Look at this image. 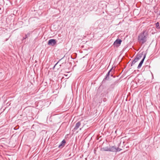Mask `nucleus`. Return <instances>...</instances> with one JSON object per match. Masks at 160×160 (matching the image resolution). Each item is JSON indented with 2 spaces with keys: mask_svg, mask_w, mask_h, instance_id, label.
Listing matches in <instances>:
<instances>
[{
  "mask_svg": "<svg viewBox=\"0 0 160 160\" xmlns=\"http://www.w3.org/2000/svg\"><path fill=\"white\" fill-rule=\"evenodd\" d=\"M138 39L140 42L143 43L145 42L147 40V37L143 32L140 34L138 37Z\"/></svg>",
  "mask_w": 160,
  "mask_h": 160,
  "instance_id": "obj_1",
  "label": "nucleus"
},
{
  "mask_svg": "<svg viewBox=\"0 0 160 160\" xmlns=\"http://www.w3.org/2000/svg\"><path fill=\"white\" fill-rule=\"evenodd\" d=\"M142 54L139 53L137 54L136 58L132 62L131 66L134 64L136 62H138L140 60L142 59Z\"/></svg>",
  "mask_w": 160,
  "mask_h": 160,
  "instance_id": "obj_2",
  "label": "nucleus"
},
{
  "mask_svg": "<svg viewBox=\"0 0 160 160\" xmlns=\"http://www.w3.org/2000/svg\"><path fill=\"white\" fill-rule=\"evenodd\" d=\"M122 42L121 40L119 39H117L114 42L113 45L114 47H118L120 45Z\"/></svg>",
  "mask_w": 160,
  "mask_h": 160,
  "instance_id": "obj_3",
  "label": "nucleus"
},
{
  "mask_svg": "<svg viewBox=\"0 0 160 160\" xmlns=\"http://www.w3.org/2000/svg\"><path fill=\"white\" fill-rule=\"evenodd\" d=\"M57 43L56 40L54 39H50L48 42V45L52 46H54Z\"/></svg>",
  "mask_w": 160,
  "mask_h": 160,
  "instance_id": "obj_4",
  "label": "nucleus"
},
{
  "mask_svg": "<svg viewBox=\"0 0 160 160\" xmlns=\"http://www.w3.org/2000/svg\"><path fill=\"white\" fill-rule=\"evenodd\" d=\"M106 151H112V152H117V149L114 147H112L108 149L105 150Z\"/></svg>",
  "mask_w": 160,
  "mask_h": 160,
  "instance_id": "obj_5",
  "label": "nucleus"
},
{
  "mask_svg": "<svg viewBox=\"0 0 160 160\" xmlns=\"http://www.w3.org/2000/svg\"><path fill=\"white\" fill-rule=\"evenodd\" d=\"M145 58V55L143 56V58L142 59V60H141V62H140V63H139V64L138 66V68H139L141 67L142 65V64L143 63V61L144 60V59Z\"/></svg>",
  "mask_w": 160,
  "mask_h": 160,
  "instance_id": "obj_6",
  "label": "nucleus"
},
{
  "mask_svg": "<svg viewBox=\"0 0 160 160\" xmlns=\"http://www.w3.org/2000/svg\"><path fill=\"white\" fill-rule=\"evenodd\" d=\"M66 141L64 139H63L61 142L60 144L59 145L58 147L59 148H62L63 147L65 144L66 143Z\"/></svg>",
  "mask_w": 160,
  "mask_h": 160,
  "instance_id": "obj_7",
  "label": "nucleus"
},
{
  "mask_svg": "<svg viewBox=\"0 0 160 160\" xmlns=\"http://www.w3.org/2000/svg\"><path fill=\"white\" fill-rule=\"evenodd\" d=\"M81 125V122H78L76 124L75 127V129H78L80 126Z\"/></svg>",
  "mask_w": 160,
  "mask_h": 160,
  "instance_id": "obj_8",
  "label": "nucleus"
},
{
  "mask_svg": "<svg viewBox=\"0 0 160 160\" xmlns=\"http://www.w3.org/2000/svg\"><path fill=\"white\" fill-rule=\"evenodd\" d=\"M30 32H28L27 34H26L25 35V37L23 38V39H25L26 38H28V37H29L30 36Z\"/></svg>",
  "mask_w": 160,
  "mask_h": 160,
  "instance_id": "obj_9",
  "label": "nucleus"
},
{
  "mask_svg": "<svg viewBox=\"0 0 160 160\" xmlns=\"http://www.w3.org/2000/svg\"><path fill=\"white\" fill-rule=\"evenodd\" d=\"M159 23L158 22L156 23V26L157 27H158L159 26Z\"/></svg>",
  "mask_w": 160,
  "mask_h": 160,
  "instance_id": "obj_10",
  "label": "nucleus"
},
{
  "mask_svg": "<svg viewBox=\"0 0 160 160\" xmlns=\"http://www.w3.org/2000/svg\"><path fill=\"white\" fill-rule=\"evenodd\" d=\"M121 149H120L118 148L117 149V151H120L121 150Z\"/></svg>",
  "mask_w": 160,
  "mask_h": 160,
  "instance_id": "obj_11",
  "label": "nucleus"
},
{
  "mask_svg": "<svg viewBox=\"0 0 160 160\" xmlns=\"http://www.w3.org/2000/svg\"><path fill=\"white\" fill-rule=\"evenodd\" d=\"M58 62H57L55 65L53 67V68H54L55 67V66L56 65L58 64Z\"/></svg>",
  "mask_w": 160,
  "mask_h": 160,
  "instance_id": "obj_12",
  "label": "nucleus"
},
{
  "mask_svg": "<svg viewBox=\"0 0 160 160\" xmlns=\"http://www.w3.org/2000/svg\"><path fill=\"white\" fill-rule=\"evenodd\" d=\"M110 72V71L108 72V74H109Z\"/></svg>",
  "mask_w": 160,
  "mask_h": 160,
  "instance_id": "obj_13",
  "label": "nucleus"
},
{
  "mask_svg": "<svg viewBox=\"0 0 160 160\" xmlns=\"http://www.w3.org/2000/svg\"><path fill=\"white\" fill-rule=\"evenodd\" d=\"M1 9V8H0V10Z\"/></svg>",
  "mask_w": 160,
  "mask_h": 160,
  "instance_id": "obj_14",
  "label": "nucleus"
}]
</instances>
